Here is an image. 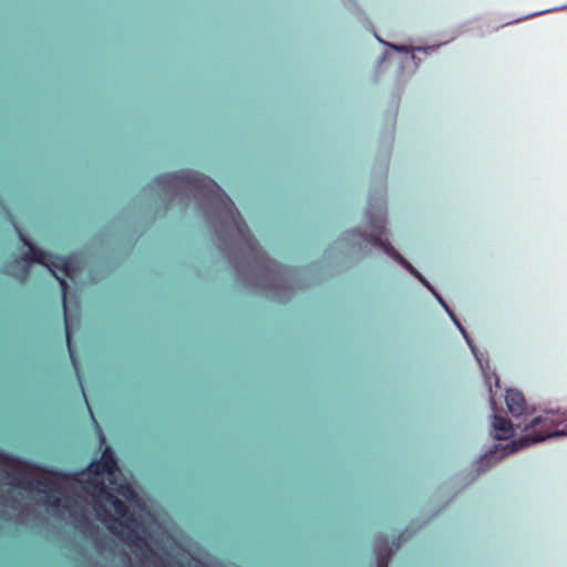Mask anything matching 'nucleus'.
<instances>
[{
    "mask_svg": "<svg viewBox=\"0 0 567 567\" xmlns=\"http://www.w3.org/2000/svg\"><path fill=\"white\" fill-rule=\"evenodd\" d=\"M154 186L164 194L185 193L203 200L212 210L208 212L210 221L219 224L214 225L216 231L229 236L252 259L249 262V282L280 302L289 299V291L297 285V272L269 259L258 248L234 203L213 179L196 172L171 173L157 177Z\"/></svg>",
    "mask_w": 567,
    "mask_h": 567,
    "instance_id": "f257e3e1",
    "label": "nucleus"
},
{
    "mask_svg": "<svg viewBox=\"0 0 567 567\" xmlns=\"http://www.w3.org/2000/svg\"><path fill=\"white\" fill-rule=\"evenodd\" d=\"M365 217L371 233H367L360 228H352L347 230L334 243L338 249L344 252L367 255L368 247L379 248L390 259L395 261L414 278H416L434 296L444 311L447 310L449 305L444 301L436 289L405 257H403L395 249V247L388 239L384 187H381L377 192L370 194Z\"/></svg>",
    "mask_w": 567,
    "mask_h": 567,
    "instance_id": "f03ea898",
    "label": "nucleus"
},
{
    "mask_svg": "<svg viewBox=\"0 0 567 567\" xmlns=\"http://www.w3.org/2000/svg\"><path fill=\"white\" fill-rule=\"evenodd\" d=\"M567 413L546 410L533 416L522 429L523 435L506 444H494L475 462L477 475L495 466L505 457L546 440L567 436Z\"/></svg>",
    "mask_w": 567,
    "mask_h": 567,
    "instance_id": "7ed1b4c3",
    "label": "nucleus"
},
{
    "mask_svg": "<svg viewBox=\"0 0 567 567\" xmlns=\"http://www.w3.org/2000/svg\"><path fill=\"white\" fill-rule=\"evenodd\" d=\"M14 228L18 231L20 240L28 247L29 252L23 255L20 259L14 260L13 265L9 266L6 271L10 276L23 281L28 278L29 268L32 264H39L44 267L60 282L62 288L64 316H68L65 303V279L73 277L74 267L72 260L69 258L53 256L44 250L37 248L23 236L17 226H14Z\"/></svg>",
    "mask_w": 567,
    "mask_h": 567,
    "instance_id": "20e7f679",
    "label": "nucleus"
},
{
    "mask_svg": "<svg viewBox=\"0 0 567 567\" xmlns=\"http://www.w3.org/2000/svg\"><path fill=\"white\" fill-rule=\"evenodd\" d=\"M514 424L504 415L494 413L491 420L489 435L496 441H506L514 436Z\"/></svg>",
    "mask_w": 567,
    "mask_h": 567,
    "instance_id": "39448f33",
    "label": "nucleus"
},
{
    "mask_svg": "<svg viewBox=\"0 0 567 567\" xmlns=\"http://www.w3.org/2000/svg\"><path fill=\"white\" fill-rule=\"evenodd\" d=\"M505 402L508 412L517 421L528 415V406L522 392L515 389H508L505 395Z\"/></svg>",
    "mask_w": 567,
    "mask_h": 567,
    "instance_id": "423d86ee",
    "label": "nucleus"
},
{
    "mask_svg": "<svg viewBox=\"0 0 567 567\" xmlns=\"http://www.w3.org/2000/svg\"><path fill=\"white\" fill-rule=\"evenodd\" d=\"M400 544H393L392 547L388 546L386 539L379 536L375 539L374 551L377 557V567H388V560L391 555L399 548Z\"/></svg>",
    "mask_w": 567,
    "mask_h": 567,
    "instance_id": "0eeeda50",
    "label": "nucleus"
},
{
    "mask_svg": "<svg viewBox=\"0 0 567 567\" xmlns=\"http://www.w3.org/2000/svg\"><path fill=\"white\" fill-rule=\"evenodd\" d=\"M422 63L421 58L416 53H412L409 58H402L399 62V70L401 76H412Z\"/></svg>",
    "mask_w": 567,
    "mask_h": 567,
    "instance_id": "6e6552de",
    "label": "nucleus"
},
{
    "mask_svg": "<svg viewBox=\"0 0 567 567\" xmlns=\"http://www.w3.org/2000/svg\"><path fill=\"white\" fill-rule=\"evenodd\" d=\"M378 41L382 43L383 45L388 47L389 49L403 54V58H409L412 53H415V45H409V44H395L388 41H384L377 37Z\"/></svg>",
    "mask_w": 567,
    "mask_h": 567,
    "instance_id": "1a4fd4ad",
    "label": "nucleus"
},
{
    "mask_svg": "<svg viewBox=\"0 0 567 567\" xmlns=\"http://www.w3.org/2000/svg\"><path fill=\"white\" fill-rule=\"evenodd\" d=\"M441 45H442L441 43L432 44V45H424V47L415 45V53L422 52L425 55H430V54L436 52L441 48Z\"/></svg>",
    "mask_w": 567,
    "mask_h": 567,
    "instance_id": "9d476101",
    "label": "nucleus"
},
{
    "mask_svg": "<svg viewBox=\"0 0 567 567\" xmlns=\"http://www.w3.org/2000/svg\"><path fill=\"white\" fill-rule=\"evenodd\" d=\"M473 355L475 357L477 363L480 364V368L485 373L486 369L488 368V362L483 360V354L478 352L477 348L475 347V350H471Z\"/></svg>",
    "mask_w": 567,
    "mask_h": 567,
    "instance_id": "9b49d317",
    "label": "nucleus"
},
{
    "mask_svg": "<svg viewBox=\"0 0 567 567\" xmlns=\"http://www.w3.org/2000/svg\"><path fill=\"white\" fill-rule=\"evenodd\" d=\"M566 8H567V4L561 6L559 8H553V9H547V10L529 13L528 16L525 17V19L537 17V16H540V14H544V13H548V12H551V11L563 10V9H566ZM522 20H524V18H518L514 22H519Z\"/></svg>",
    "mask_w": 567,
    "mask_h": 567,
    "instance_id": "f8f14e48",
    "label": "nucleus"
},
{
    "mask_svg": "<svg viewBox=\"0 0 567 567\" xmlns=\"http://www.w3.org/2000/svg\"><path fill=\"white\" fill-rule=\"evenodd\" d=\"M458 329V331L461 332V334L463 336L464 340L466 341L468 348L471 350H475V344L474 342L472 341V339L470 338V336L467 334L466 330L464 329V327L462 324H460V327H456Z\"/></svg>",
    "mask_w": 567,
    "mask_h": 567,
    "instance_id": "ddd939ff",
    "label": "nucleus"
},
{
    "mask_svg": "<svg viewBox=\"0 0 567 567\" xmlns=\"http://www.w3.org/2000/svg\"><path fill=\"white\" fill-rule=\"evenodd\" d=\"M64 320H65V329H66V339H68L69 352H70L71 359L73 361V364H75L73 352H72V349H71L70 337H69V318H68V316H64ZM74 369H78V365H74Z\"/></svg>",
    "mask_w": 567,
    "mask_h": 567,
    "instance_id": "4468645a",
    "label": "nucleus"
},
{
    "mask_svg": "<svg viewBox=\"0 0 567 567\" xmlns=\"http://www.w3.org/2000/svg\"><path fill=\"white\" fill-rule=\"evenodd\" d=\"M445 312L449 315L450 319L453 321V323L455 324V327H460L461 322L458 321V319L455 317V315L453 313V311L450 309V307L447 308V310H445Z\"/></svg>",
    "mask_w": 567,
    "mask_h": 567,
    "instance_id": "2eb2a0df",
    "label": "nucleus"
},
{
    "mask_svg": "<svg viewBox=\"0 0 567 567\" xmlns=\"http://www.w3.org/2000/svg\"><path fill=\"white\" fill-rule=\"evenodd\" d=\"M445 312L449 315L450 319L453 321V323L455 324V327H460L461 322L458 321V319L455 317V315L453 313V311L450 309V307L447 308V310H445Z\"/></svg>",
    "mask_w": 567,
    "mask_h": 567,
    "instance_id": "dca6fc26",
    "label": "nucleus"
},
{
    "mask_svg": "<svg viewBox=\"0 0 567 567\" xmlns=\"http://www.w3.org/2000/svg\"><path fill=\"white\" fill-rule=\"evenodd\" d=\"M542 430H543V425H538V427H534V429H533V432H534L535 434H538V433H540V434H542Z\"/></svg>",
    "mask_w": 567,
    "mask_h": 567,
    "instance_id": "f3484780",
    "label": "nucleus"
},
{
    "mask_svg": "<svg viewBox=\"0 0 567 567\" xmlns=\"http://www.w3.org/2000/svg\"><path fill=\"white\" fill-rule=\"evenodd\" d=\"M494 377H495L496 384H498V382H499L498 377L496 374H494Z\"/></svg>",
    "mask_w": 567,
    "mask_h": 567,
    "instance_id": "a211bd4d",
    "label": "nucleus"
},
{
    "mask_svg": "<svg viewBox=\"0 0 567 567\" xmlns=\"http://www.w3.org/2000/svg\"><path fill=\"white\" fill-rule=\"evenodd\" d=\"M566 433H567V423H566Z\"/></svg>",
    "mask_w": 567,
    "mask_h": 567,
    "instance_id": "6ab92c4d",
    "label": "nucleus"
}]
</instances>
